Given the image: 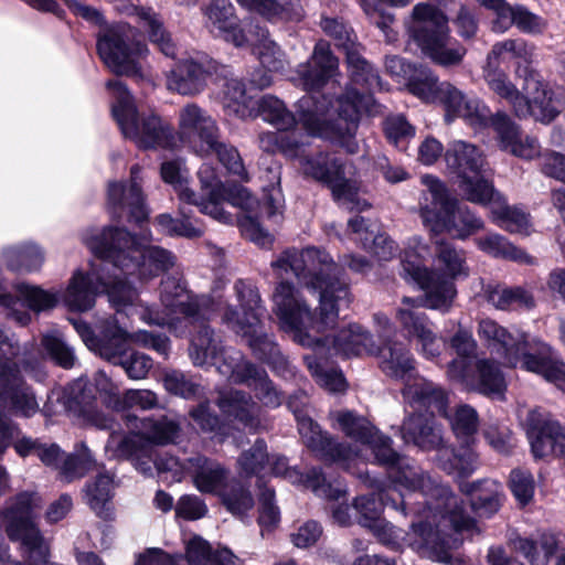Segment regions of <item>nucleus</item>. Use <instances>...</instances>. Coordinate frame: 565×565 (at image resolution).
I'll use <instances>...</instances> for the list:
<instances>
[{"mask_svg": "<svg viewBox=\"0 0 565 565\" xmlns=\"http://www.w3.org/2000/svg\"><path fill=\"white\" fill-rule=\"evenodd\" d=\"M320 25L328 35L335 40L337 45L345 51L352 81L369 88L380 86V77L362 57L360 45L356 43V36L352 30L337 19L331 18L322 19Z\"/></svg>", "mask_w": 565, "mask_h": 565, "instance_id": "obj_25", "label": "nucleus"}, {"mask_svg": "<svg viewBox=\"0 0 565 565\" xmlns=\"http://www.w3.org/2000/svg\"><path fill=\"white\" fill-rule=\"evenodd\" d=\"M130 434H111L105 445L109 458L125 459L145 477L152 476L153 446L174 444L180 436V423L168 416L158 418L127 416Z\"/></svg>", "mask_w": 565, "mask_h": 565, "instance_id": "obj_9", "label": "nucleus"}, {"mask_svg": "<svg viewBox=\"0 0 565 565\" xmlns=\"http://www.w3.org/2000/svg\"><path fill=\"white\" fill-rule=\"evenodd\" d=\"M190 358L195 365H214L217 372L234 383H246L254 388L265 406L277 407L281 398L264 370L246 362L239 352L224 351L221 340L210 327L203 324L190 345Z\"/></svg>", "mask_w": 565, "mask_h": 565, "instance_id": "obj_7", "label": "nucleus"}, {"mask_svg": "<svg viewBox=\"0 0 565 565\" xmlns=\"http://www.w3.org/2000/svg\"><path fill=\"white\" fill-rule=\"evenodd\" d=\"M534 53V46L522 39H508L495 43L487 56L486 62L500 66L501 62L518 60L529 62Z\"/></svg>", "mask_w": 565, "mask_h": 565, "instance_id": "obj_55", "label": "nucleus"}, {"mask_svg": "<svg viewBox=\"0 0 565 565\" xmlns=\"http://www.w3.org/2000/svg\"><path fill=\"white\" fill-rule=\"evenodd\" d=\"M106 340L115 343H120L128 348L132 343L146 349H152L163 356H168L170 350L169 339L161 334H152L145 330L129 333L116 323L107 330Z\"/></svg>", "mask_w": 565, "mask_h": 565, "instance_id": "obj_44", "label": "nucleus"}, {"mask_svg": "<svg viewBox=\"0 0 565 565\" xmlns=\"http://www.w3.org/2000/svg\"><path fill=\"white\" fill-rule=\"evenodd\" d=\"M184 546L189 565H234L236 561L228 548L213 551L210 543L196 534L184 539Z\"/></svg>", "mask_w": 565, "mask_h": 565, "instance_id": "obj_42", "label": "nucleus"}, {"mask_svg": "<svg viewBox=\"0 0 565 565\" xmlns=\"http://www.w3.org/2000/svg\"><path fill=\"white\" fill-rule=\"evenodd\" d=\"M93 253L109 258L113 267L122 274H137L148 281L169 270L175 264L171 252L154 245H145L122 228L109 227L87 242Z\"/></svg>", "mask_w": 565, "mask_h": 565, "instance_id": "obj_8", "label": "nucleus"}, {"mask_svg": "<svg viewBox=\"0 0 565 565\" xmlns=\"http://www.w3.org/2000/svg\"><path fill=\"white\" fill-rule=\"evenodd\" d=\"M337 119L330 113V102L322 96L306 95L299 102V117L302 129L287 134L262 132L258 143L263 151L281 153L297 159L300 172L309 179L328 185L335 201L348 210H364L367 203L359 198L355 182L345 178L347 163L334 152L318 151L303 154L311 137L338 139L348 152L355 153L358 143L354 135L361 111H370L372 97L361 95L354 88H347L337 100Z\"/></svg>", "mask_w": 565, "mask_h": 565, "instance_id": "obj_2", "label": "nucleus"}, {"mask_svg": "<svg viewBox=\"0 0 565 565\" xmlns=\"http://www.w3.org/2000/svg\"><path fill=\"white\" fill-rule=\"evenodd\" d=\"M484 297L491 306L499 310L531 308L534 305L532 295L522 287L488 285L484 288Z\"/></svg>", "mask_w": 565, "mask_h": 565, "instance_id": "obj_46", "label": "nucleus"}, {"mask_svg": "<svg viewBox=\"0 0 565 565\" xmlns=\"http://www.w3.org/2000/svg\"><path fill=\"white\" fill-rule=\"evenodd\" d=\"M482 73L489 89L507 100L519 118L532 117L536 121L550 122L558 115L559 109L545 85L535 76H519L514 84L500 66L491 62H486Z\"/></svg>", "mask_w": 565, "mask_h": 565, "instance_id": "obj_11", "label": "nucleus"}, {"mask_svg": "<svg viewBox=\"0 0 565 565\" xmlns=\"http://www.w3.org/2000/svg\"><path fill=\"white\" fill-rule=\"evenodd\" d=\"M106 87L111 92L115 103L113 114L122 135L142 149H172L177 145L173 128L154 114L140 115L126 85L118 81H108Z\"/></svg>", "mask_w": 565, "mask_h": 565, "instance_id": "obj_13", "label": "nucleus"}, {"mask_svg": "<svg viewBox=\"0 0 565 565\" xmlns=\"http://www.w3.org/2000/svg\"><path fill=\"white\" fill-rule=\"evenodd\" d=\"M510 546L529 565H548L550 558L558 548V539L550 532L540 533L535 537L516 535L510 539Z\"/></svg>", "mask_w": 565, "mask_h": 565, "instance_id": "obj_38", "label": "nucleus"}, {"mask_svg": "<svg viewBox=\"0 0 565 565\" xmlns=\"http://www.w3.org/2000/svg\"><path fill=\"white\" fill-rule=\"evenodd\" d=\"M437 461L440 468L449 475L467 477L477 469L478 456L469 445L458 450L441 447L438 449Z\"/></svg>", "mask_w": 565, "mask_h": 565, "instance_id": "obj_45", "label": "nucleus"}, {"mask_svg": "<svg viewBox=\"0 0 565 565\" xmlns=\"http://www.w3.org/2000/svg\"><path fill=\"white\" fill-rule=\"evenodd\" d=\"M269 461V456L266 451V444L264 440H256L253 447L244 451L238 460L241 473L249 477L257 475L265 468V463Z\"/></svg>", "mask_w": 565, "mask_h": 565, "instance_id": "obj_61", "label": "nucleus"}, {"mask_svg": "<svg viewBox=\"0 0 565 565\" xmlns=\"http://www.w3.org/2000/svg\"><path fill=\"white\" fill-rule=\"evenodd\" d=\"M199 178L204 191L203 195L206 199L199 200L196 196V202L189 203L199 206L203 214L211 216L220 223L232 224V215L222 205V202L225 200V191L215 177L214 171L207 166H202L199 170Z\"/></svg>", "mask_w": 565, "mask_h": 565, "instance_id": "obj_35", "label": "nucleus"}, {"mask_svg": "<svg viewBox=\"0 0 565 565\" xmlns=\"http://www.w3.org/2000/svg\"><path fill=\"white\" fill-rule=\"evenodd\" d=\"M465 491L470 495L471 508L479 516H491L500 509L502 487L494 480H482L469 484Z\"/></svg>", "mask_w": 565, "mask_h": 565, "instance_id": "obj_43", "label": "nucleus"}, {"mask_svg": "<svg viewBox=\"0 0 565 565\" xmlns=\"http://www.w3.org/2000/svg\"><path fill=\"white\" fill-rule=\"evenodd\" d=\"M98 263L92 264L87 274L76 270L63 294V300L71 310L87 311L95 305L98 292H106L108 301L116 311H125L135 306L138 299L137 290L127 282V277L111 274L113 263L109 258L94 253Z\"/></svg>", "mask_w": 565, "mask_h": 565, "instance_id": "obj_10", "label": "nucleus"}, {"mask_svg": "<svg viewBox=\"0 0 565 565\" xmlns=\"http://www.w3.org/2000/svg\"><path fill=\"white\" fill-rule=\"evenodd\" d=\"M42 347L61 367L72 369L75 365L76 356L73 349L57 333L44 334Z\"/></svg>", "mask_w": 565, "mask_h": 565, "instance_id": "obj_60", "label": "nucleus"}, {"mask_svg": "<svg viewBox=\"0 0 565 565\" xmlns=\"http://www.w3.org/2000/svg\"><path fill=\"white\" fill-rule=\"evenodd\" d=\"M428 255V248L423 244L419 237H413L408 241L407 246L402 256V275L405 279H412L417 282L407 271L406 267L412 265H418L420 269L426 270L429 275H433L435 279L448 280L452 285V279L457 277L468 276V267L466 265L465 253L457 249L452 244L446 242H438L436 248V260L444 270L448 278L441 277L435 271H429L427 268L422 267L420 260Z\"/></svg>", "mask_w": 565, "mask_h": 565, "instance_id": "obj_23", "label": "nucleus"}, {"mask_svg": "<svg viewBox=\"0 0 565 565\" xmlns=\"http://www.w3.org/2000/svg\"><path fill=\"white\" fill-rule=\"evenodd\" d=\"M6 337L0 332V399L17 414L33 416L40 409L32 388L21 377V372L36 382H42L46 372L42 360L25 358L20 364H11L4 358Z\"/></svg>", "mask_w": 565, "mask_h": 565, "instance_id": "obj_17", "label": "nucleus"}, {"mask_svg": "<svg viewBox=\"0 0 565 565\" xmlns=\"http://www.w3.org/2000/svg\"><path fill=\"white\" fill-rule=\"evenodd\" d=\"M443 82L431 70L425 66H418L407 81L408 90L425 102H437L441 92L439 90Z\"/></svg>", "mask_w": 565, "mask_h": 565, "instance_id": "obj_56", "label": "nucleus"}, {"mask_svg": "<svg viewBox=\"0 0 565 565\" xmlns=\"http://www.w3.org/2000/svg\"><path fill=\"white\" fill-rule=\"evenodd\" d=\"M188 473L194 488L201 493L216 494L228 486L230 470L221 462L205 456L188 459Z\"/></svg>", "mask_w": 565, "mask_h": 565, "instance_id": "obj_33", "label": "nucleus"}, {"mask_svg": "<svg viewBox=\"0 0 565 565\" xmlns=\"http://www.w3.org/2000/svg\"><path fill=\"white\" fill-rule=\"evenodd\" d=\"M205 25L216 36L244 46L249 41L252 24L241 25L235 8L228 0H212L204 9Z\"/></svg>", "mask_w": 565, "mask_h": 565, "instance_id": "obj_27", "label": "nucleus"}, {"mask_svg": "<svg viewBox=\"0 0 565 565\" xmlns=\"http://www.w3.org/2000/svg\"><path fill=\"white\" fill-rule=\"evenodd\" d=\"M78 17L100 26L97 34V52L105 65L117 75L137 79L150 78V67L143 63L147 45L139 41V32L126 22L105 24L100 11L76 0H65Z\"/></svg>", "mask_w": 565, "mask_h": 565, "instance_id": "obj_5", "label": "nucleus"}, {"mask_svg": "<svg viewBox=\"0 0 565 565\" xmlns=\"http://www.w3.org/2000/svg\"><path fill=\"white\" fill-rule=\"evenodd\" d=\"M271 266L280 277L290 270L307 288L320 295L316 317L291 284L280 281L275 288L273 312L295 342L345 358L379 351L370 334L358 324L341 328L332 335L327 333L335 328L340 308L350 302L348 285L340 280V269L329 254L311 247L286 250Z\"/></svg>", "mask_w": 565, "mask_h": 565, "instance_id": "obj_1", "label": "nucleus"}, {"mask_svg": "<svg viewBox=\"0 0 565 565\" xmlns=\"http://www.w3.org/2000/svg\"><path fill=\"white\" fill-rule=\"evenodd\" d=\"M409 36L434 63L458 66L467 53L466 47L450 38L447 17L428 3H417L407 24Z\"/></svg>", "mask_w": 565, "mask_h": 565, "instance_id": "obj_14", "label": "nucleus"}, {"mask_svg": "<svg viewBox=\"0 0 565 565\" xmlns=\"http://www.w3.org/2000/svg\"><path fill=\"white\" fill-rule=\"evenodd\" d=\"M160 301L167 309L164 315L151 311L148 307H141L139 310L136 303L131 308L138 312L141 320L158 326L171 323L170 316L173 313H182L186 318H210L205 309L209 300L204 297H192L184 284L175 277L168 276L161 281Z\"/></svg>", "mask_w": 565, "mask_h": 565, "instance_id": "obj_22", "label": "nucleus"}, {"mask_svg": "<svg viewBox=\"0 0 565 565\" xmlns=\"http://www.w3.org/2000/svg\"><path fill=\"white\" fill-rule=\"evenodd\" d=\"M475 242L480 250L492 257L511 259L522 264L533 263L532 256L499 234L492 233L484 237L476 238Z\"/></svg>", "mask_w": 565, "mask_h": 565, "instance_id": "obj_51", "label": "nucleus"}, {"mask_svg": "<svg viewBox=\"0 0 565 565\" xmlns=\"http://www.w3.org/2000/svg\"><path fill=\"white\" fill-rule=\"evenodd\" d=\"M223 504L234 515H243L254 507V499L248 491L237 481L228 482L220 493Z\"/></svg>", "mask_w": 565, "mask_h": 565, "instance_id": "obj_59", "label": "nucleus"}, {"mask_svg": "<svg viewBox=\"0 0 565 565\" xmlns=\"http://www.w3.org/2000/svg\"><path fill=\"white\" fill-rule=\"evenodd\" d=\"M36 457L44 465L57 469L66 482L83 477L94 466L90 451L85 446L76 455H65L55 444H40Z\"/></svg>", "mask_w": 565, "mask_h": 565, "instance_id": "obj_29", "label": "nucleus"}, {"mask_svg": "<svg viewBox=\"0 0 565 565\" xmlns=\"http://www.w3.org/2000/svg\"><path fill=\"white\" fill-rule=\"evenodd\" d=\"M228 201L233 206L244 211L238 218L242 234L255 244L267 247L273 243V236L259 224V218L266 215L268 218L281 213L284 206L282 194L279 189H271L266 194L263 203L252 196L246 188H237L228 194Z\"/></svg>", "mask_w": 565, "mask_h": 565, "instance_id": "obj_21", "label": "nucleus"}, {"mask_svg": "<svg viewBox=\"0 0 565 565\" xmlns=\"http://www.w3.org/2000/svg\"><path fill=\"white\" fill-rule=\"evenodd\" d=\"M445 160L448 169L456 174L463 196L478 204H487L494 196L492 184L483 177L484 159L472 143L455 140L449 143Z\"/></svg>", "mask_w": 565, "mask_h": 565, "instance_id": "obj_19", "label": "nucleus"}, {"mask_svg": "<svg viewBox=\"0 0 565 565\" xmlns=\"http://www.w3.org/2000/svg\"><path fill=\"white\" fill-rule=\"evenodd\" d=\"M126 12L128 14H136L141 21H143V26L149 30L150 41L156 44L166 56H175V45L172 42L170 34H168L162 28L161 21L152 9L129 7L126 8Z\"/></svg>", "mask_w": 565, "mask_h": 565, "instance_id": "obj_50", "label": "nucleus"}, {"mask_svg": "<svg viewBox=\"0 0 565 565\" xmlns=\"http://www.w3.org/2000/svg\"><path fill=\"white\" fill-rule=\"evenodd\" d=\"M523 366L525 371L542 375L565 392V363L553 359L552 352L548 358L543 356L541 360H535L530 353H526Z\"/></svg>", "mask_w": 565, "mask_h": 565, "instance_id": "obj_57", "label": "nucleus"}, {"mask_svg": "<svg viewBox=\"0 0 565 565\" xmlns=\"http://www.w3.org/2000/svg\"><path fill=\"white\" fill-rule=\"evenodd\" d=\"M3 257L7 266L17 271L38 270L44 260L40 247L31 244L8 247L3 250Z\"/></svg>", "mask_w": 565, "mask_h": 565, "instance_id": "obj_53", "label": "nucleus"}, {"mask_svg": "<svg viewBox=\"0 0 565 565\" xmlns=\"http://www.w3.org/2000/svg\"><path fill=\"white\" fill-rule=\"evenodd\" d=\"M249 35V41L245 44L254 46V52L260 63L270 72H279L285 67V56L278 45L269 39L268 32L258 26H254Z\"/></svg>", "mask_w": 565, "mask_h": 565, "instance_id": "obj_47", "label": "nucleus"}, {"mask_svg": "<svg viewBox=\"0 0 565 565\" xmlns=\"http://www.w3.org/2000/svg\"><path fill=\"white\" fill-rule=\"evenodd\" d=\"M140 172L138 164L131 167L128 188L119 182H110L108 185L109 204L115 209L127 210L129 217L137 223L146 221L149 214L140 188Z\"/></svg>", "mask_w": 565, "mask_h": 565, "instance_id": "obj_32", "label": "nucleus"}, {"mask_svg": "<svg viewBox=\"0 0 565 565\" xmlns=\"http://www.w3.org/2000/svg\"><path fill=\"white\" fill-rule=\"evenodd\" d=\"M213 71V63L206 58H182L167 73V88L185 96L199 94Z\"/></svg>", "mask_w": 565, "mask_h": 565, "instance_id": "obj_28", "label": "nucleus"}, {"mask_svg": "<svg viewBox=\"0 0 565 565\" xmlns=\"http://www.w3.org/2000/svg\"><path fill=\"white\" fill-rule=\"evenodd\" d=\"M420 181L427 191L419 199V215L424 226L433 234L447 231L454 233L456 238L466 239L483 228L482 220L468 207L460 206L439 179L425 174Z\"/></svg>", "mask_w": 565, "mask_h": 565, "instance_id": "obj_12", "label": "nucleus"}, {"mask_svg": "<svg viewBox=\"0 0 565 565\" xmlns=\"http://www.w3.org/2000/svg\"><path fill=\"white\" fill-rule=\"evenodd\" d=\"M402 437L407 444L429 450L443 446L440 428L435 424L431 415L414 414L408 416L402 426Z\"/></svg>", "mask_w": 565, "mask_h": 565, "instance_id": "obj_39", "label": "nucleus"}, {"mask_svg": "<svg viewBox=\"0 0 565 565\" xmlns=\"http://www.w3.org/2000/svg\"><path fill=\"white\" fill-rule=\"evenodd\" d=\"M305 362L316 379L317 383L330 392H342L345 390V380L341 372L324 371L315 355H306Z\"/></svg>", "mask_w": 565, "mask_h": 565, "instance_id": "obj_62", "label": "nucleus"}, {"mask_svg": "<svg viewBox=\"0 0 565 565\" xmlns=\"http://www.w3.org/2000/svg\"><path fill=\"white\" fill-rule=\"evenodd\" d=\"M489 203H492V218L499 226L513 234L526 236L531 233V222L525 212L500 202L495 192Z\"/></svg>", "mask_w": 565, "mask_h": 565, "instance_id": "obj_49", "label": "nucleus"}, {"mask_svg": "<svg viewBox=\"0 0 565 565\" xmlns=\"http://www.w3.org/2000/svg\"><path fill=\"white\" fill-rule=\"evenodd\" d=\"M40 505L36 494L23 492L10 502L4 512L7 534L11 541L19 542L21 556L30 564L43 563L49 555L47 543L33 522V512Z\"/></svg>", "mask_w": 565, "mask_h": 565, "instance_id": "obj_18", "label": "nucleus"}, {"mask_svg": "<svg viewBox=\"0 0 565 565\" xmlns=\"http://www.w3.org/2000/svg\"><path fill=\"white\" fill-rule=\"evenodd\" d=\"M338 68V60L330 51L329 44L319 42L313 50L311 62L298 66L297 73L303 89L316 92L320 89Z\"/></svg>", "mask_w": 565, "mask_h": 565, "instance_id": "obj_34", "label": "nucleus"}, {"mask_svg": "<svg viewBox=\"0 0 565 565\" xmlns=\"http://www.w3.org/2000/svg\"><path fill=\"white\" fill-rule=\"evenodd\" d=\"M557 423L550 422L542 425H531L527 438L535 459H545L554 456L556 447Z\"/></svg>", "mask_w": 565, "mask_h": 565, "instance_id": "obj_54", "label": "nucleus"}, {"mask_svg": "<svg viewBox=\"0 0 565 565\" xmlns=\"http://www.w3.org/2000/svg\"><path fill=\"white\" fill-rule=\"evenodd\" d=\"M447 375L449 380L489 396H501L505 390L502 373L493 362L486 359L476 363V372L471 367L466 371L465 361L452 360L448 364Z\"/></svg>", "mask_w": 565, "mask_h": 565, "instance_id": "obj_26", "label": "nucleus"}, {"mask_svg": "<svg viewBox=\"0 0 565 565\" xmlns=\"http://www.w3.org/2000/svg\"><path fill=\"white\" fill-rule=\"evenodd\" d=\"M234 289L243 311L242 316L232 308H227L223 321L237 334L246 338L248 345L259 359L271 363L278 372H284L288 364L287 360L259 327L260 317L266 310L262 306L258 291L241 280L235 284Z\"/></svg>", "mask_w": 565, "mask_h": 565, "instance_id": "obj_15", "label": "nucleus"}, {"mask_svg": "<svg viewBox=\"0 0 565 565\" xmlns=\"http://www.w3.org/2000/svg\"><path fill=\"white\" fill-rule=\"evenodd\" d=\"M217 405L227 418L239 422L250 430H256L260 425L259 407L242 391L230 390L221 393Z\"/></svg>", "mask_w": 565, "mask_h": 565, "instance_id": "obj_37", "label": "nucleus"}, {"mask_svg": "<svg viewBox=\"0 0 565 565\" xmlns=\"http://www.w3.org/2000/svg\"><path fill=\"white\" fill-rule=\"evenodd\" d=\"M14 290L17 294L15 297L0 289V305L11 309L10 316L21 326L29 322L30 316L26 312L18 311L15 306H28L34 311H42L53 308L57 302V298L54 294L47 292L35 286L18 284L14 287Z\"/></svg>", "mask_w": 565, "mask_h": 565, "instance_id": "obj_30", "label": "nucleus"}, {"mask_svg": "<svg viewBox=\"0 0 565 565\" xmlns=\"http://www.w3.org/2000/svg\"><path fill=\"white\" fill-rule=\"evenodd\" d=\"M349 227L356 234H361L363 247L367 249L377 260H390L396 250V246L385 234L370 232L362 216H355L349 221Z\"/></svg>", "mask_w": 565, "mask_h": 565, "instance_id": "obj_48", "label": "nucleus"}, {"mask_svg": "<svg viewBox=\"0 0 565 565\" xmlns=\"http://www.w3.org/2000/svg\"><path fill=\"white\" fill-rule=\"evenodd\" d=\"M225 108L241 119L253 117L252 100L247 97L244 84L238 78H230L224 84Z\"/></svg>", "mask_w": 565, "mask_h": 565, "instance_id": "obj_58", "label": "nucleus"}, {"mask_svg": "<svg viewBox=\"0 0 565 565\" xmlns=\"http://www.w3.org/2000/svg\"><path fill=\"white\" fill-rule=\"evenodd\" d=\"M441 92L437 102L446 109V119L461 117L472 126H481L486 122L488 110L477 98L465 95L449 82H443Z\"/></svg>", "mask_w": 565, "mask_h": 565, "instance_id": "obj_31", "label": "nucleus"}, {"mask_svg": "<svg viewBox=\"0 0 565 565\" xmlns=\"http://www.w3.org/2000/svg\"><path fill=\"white\" fill-rule=\"evenodd\" d=\"M160 174L171 184L183 202H196V194L188 185L189 173L183 159L167 160L161 163Z\"/></svg>", "mask_w": 565, "mask_h": 565, "instance_id": "obj_52", "label": "nucleus"}, {"mask_svg": "<svg viewBox=\"0 0 565 565\" xmlns=\"http://www.w3.org/2000/svg\"><path fill=\"white\" fill-rule=\"evenodd\" d=\"M178 135L198 154L206 156L216 145L218 127L205 109L188 103L178 114Z\"/></svg>", "mask_w": 565, "mask_h": 565, "instance_id": "obj_24", "label": "nucleus"}, {"mask_svg": "<svg viewBox=\"0 0 565 565\" xmlns=\"http://www.w3.org/2000/svg\"><path fill=\"white\" fill-rule=\"evenodd\" d=\"M99 355L115 365H120L131 380L145 379L152 367V360L140 352L130 351L120 343L105 341L99 347Z\"/></svg>", "mask_w": 565, "mask_h": 565, "instance_id": "obj_36", "label": "nucleus"}, {"mask_svg": "<svg viewBox=\"0 0 565 565\" xmlns=\"http://www.w3.org/2000/svg\"><path fill=\"white\" fill-rule=\"evenodd\" d=\"M388 493L385 495H381L377 498L372 494L361 495L354 501V509L360 513L359 522L365 526L370 527L374 523L381 521L380 515L382 513V507L387 504Z\"/></svg>", "mask_w": 565, "mask_h": 565, "instance_id": "obj_63", "label": "nucleus"}, {"mask_svg": "<svg viewBox=\"0 0 565 565\" xmlns=\"http://www.w3.org/2000/svg\"><path fill=\"white\" fill-rule=\"evenodd\" d=\"M406 271L417 281L425 291L424 298L403 297L401 307L396 311V319L408 337L417 339L420 352L426 359H434L440 354L441 344L428 326L427 317L417 311L420 307L448 312L457 295L455 285L448 280L435 279L418 265L406 267Z\"/></svg>", "mask_w": 565, "mask_h": 565, "instance_id": "obj_6", "label": "nucleus"}, {"mask_svg": "<svg viewBox=\"0 0 565 565\" xmlns=\"http://www.w3.org/2000/svg\"><path fill=\"white\" fill-rule=\"evenodd\" d=\"M297 399L298 396H292L288 401V407L296 416L299 434L305 445L322 460L345 465L355 458L365 457L364 452L369 450L377 462H388L395 458L391 439L379 434L365 417L351 411H335L330 414L333 427L359 443L360 446L353 449L349 445L334 443L322 433L309 416L300 412Z\"/></svg>", "mask_w": 565, "mask_h": 565, "instance_id": "obj_4", "label": "nucleus"}, {"mask_svg": "<svg viewBox=\"0 0 565 565\" xmlns=\"http://www.w3.org/2000/svg\"><path fill=\"white\" fill-rule=\"evenodd\" d=\"M394 455L393 460L381 463L391 466L395 470L392 478L403 498L402 509L406 510L409 504L406 494L402 491L405 490L409 494L418 492L419 495L427 498L426 504L433 520L435 521L438 516L440 519L435 530L427 522L413 524L412 532L408 534L409 545L431 561L449 564L452 558L450 551L457 548L462 540L445 533L447 523L457 535L472 530L473 519L463 511L462 502L449 491L448 487L437 483L409 459L399 458L395 451Z\"/></svg>", "mask_w": 565, "mask_h": 565, "instance_id": "obj_3", "label": "nucleus"}, {"mask_svg": "<svg viewBox=\"0 0 565 565\" xmlns=\"http://www.w3.org/2000/svg\"><path fill=\"white\" fill-rule=\"evenodd\" d=\"M114 475L99 473L88 482L84 489V499L89 508L102 519L113 520L114 511L110 508V500L114 495Z\"/></svg>", "mask_w": 565, "mask_h": 565, "instance_id": "obj_40", "label": "nucleus"}, {"mask_svg": "<svg viewBox=\"0 0 565 565\" xmlns=\"http://www.w3.org/2000/svg\"><path fill=\"white\" fill-rule=\"evenodd\" d=\"M380 366L387 376L405 380L402 393L407 403L413 406L433 408L447 416L448 396L446 391L425 377L413 375L415 361L403 343L390 342L380 351Z\"/></svg>", "mask_w": 565, "mask_h": 565, "instance_id": "obj_16", "label": "nucleus"}, {"mask_svg": "<svg viewBox=\"0 0 565 565\" xmlns=\"http://www.w3.org/2000/svg\"><path fill=\"white\" fill-rule=\"evenodd\" d=\"M300 102V99L298 100ZM258 105V114L264 121L278 129L277 134H287L298 131L297 125L300 124L299 106H297V117L289 110L285 103L273 95L263 96ZM299 105V103H297Z\"/></svg>", "mask_w": 565, "mask_h": 565, "instance_id": "obj_41", "label": "nucleus"}, {"mask_svg": "<svg viewBox=\"0 0 565 565\" xmlns=\"http://www.w3.org/2000/svg\"><path fill=\"white\" fill-rule=\"evenodd\" d=\"M158 404L157 395L148 390H129L122 396H116L113 407L116 411L127 408L151 409Z\"/></svg>", "mask_w": 565, "mask_h": 565, "instance_id": "obj_64", "label": "nucleus"}, {"mask_svg": "<svg viewBox=\"0 0 565 565\" xmlns=\"http://www.w3.org/2000/svg\"><path fill=\"white\" fill-rule=\"evenodd\" d=\"M478 334L490 348L502 354L505 364L510 366L520 365L524 369L526 353L535 360H541L543 356L548 358L552 351L540 339L519 331L513 334L491 319H482L479 322Z\"/></svg>", "mask_w": 565, "mask_h": 565, "instance_id": "obj_20", "label": "nucleus"}]
</instances>
